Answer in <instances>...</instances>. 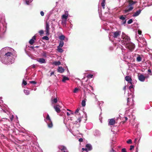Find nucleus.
Here are the masks:
<instances>
[{
	"instance_id": "obj_17",
	"label": "nucleus",
	"mask_w": 152,
	"mask_h": 152,
	"mask_svg": "<svg viewBox=\"0 0 152 152\" xmlns=\"http://www.w3.org/2000/svg\"><path fill=\"white\" fill-rule=\"evenodd\" d=\"M59 148L60 149L61 151H63L64 150H66V148L64 146H59Z\"/></svg>"
},
{
	"instance_id": "obj_52",
	"label": "nucleus",
	"mask_w": 152,
	"mask_h": 152,
	"mask_svg": "<svg viewBox=\"0 0 152 152\" xmlns=\"http://www.w3.org/2000/svg\"><path fill=\"white\" fill-rule=\"evenodd\" d=\"M54 73V72H51L50 73V76H51L52 75H53Z\"/></svg>"
},
{
	"instance_id": "obj_46",
	"label": "nucleus",
	"mask_w": 152,
	"mask_h": 152,
	"mask_svg": "<svg viewBox=\"0 0 152 152\" xmlns=\"http://www.w3.org/2000/svg\"><path fill=\"white\" fill-rule=\"evenodd\" d=\"M134 86V85H131L129 87V88L131 89V88H133Z\"/></svg>"
},
{
	"instance_id": "obj_59",
	"label": "nucleus",
	"mask_w": 152,
	"mask_h": 152,
	"mask_svg": "<svg viewBox=\"0 0 152 152\" xmlns=\"http://www.w3.org/2000/svg\"><path fill=\"white\" fill-rule=\"evenodd\" d=\"M63 151V152H68L67 151V150H64Z\"/></svg>"
},
{
	"instance_id": "obj_56",
	"label": "nucleus",
	"mask_w": 152,
	"mask_h": 152,
	"mask_svg": "<svg viewBox=\"0 0 152 152\" xmlns=\"http://www.w3.org/2000/svg\"><path fill=\"white\" fill-rule=\"evenodd\" d=\"M36 67V66L35 65H33L32 66V68H34Z\"/></svg>"
},
{
	"instance_id": "obj_20",
	"label": "nucleus",
	"mask_w": 152,
	"mask_h": 152,
	"mask_svg": "<svg viewBox=\"0 0 152 152\" xmlns=\"http://www.w3.org/2000/svg\"><path fill=\"white\" fill-rule=\"evenodd\" d=\"M64 44V42L63 41L61 40L59 44L58 47L59 48H62Z\"/></svg>"
},
{
	"instance_id": "obj_30",
	"label": "nucleus",
	"mask_w": 152,
	"mask_h": 152,
	"mask_svg": "<svg viewBox=\"0 0 152 152\" xmlns=\"http://www.w3.org/2000/svg\"><path fill=\"white\" fill-rule=\"evenodd\" d=\"M61 48H59L58 47H57L58 50L60 52H62L63 51V50Z\"/></svg>"
},
{
	"instance_id": "obj_55",
	"label": "nucleus",
	"mask_w": 152,
	"mask_h": 152,
	"mask_svg": "<svg viewBox=\"0 0 152 152\" xmlns=\"http://www.w3.org/2000/svg\"><path fill=\"white\" fill-rule=\"evenodd\" d=\"M132 81H128V82L130 84H131V85H132Z\"/></svg>"
},
{
	"instance_id": "obj_61",
	"label": "nucleus",
	"mask_w": 152,
	"mask_h": 152,
	"mask_svg": "<svg viewBox=\"0 0 152 152\" xmlns=\"http://www.w3.org/2000/svg\"><path fill=\"white\" fill-rule=\"evenodd\" d=\"M39 47V46H36V47H35V48H38Z\"/></svg>"
},
{
	"instance_id": "obj_23",
	"label": "nucleus",
	"mask_w": 152,
	"mask_h": 152,
	"mask_svg": "<svg viewBox=\"0 0 152 152\" xmlns=\"http://www.w3.org/2000/svg\"><path fill=\"white\" fill-rule=\"evenodd\" d=\"M50 123L48 124V127L50 128H51L53 126V124L52 123V121H51V122H49Z\"/></svg>"
},
{
	"instance_id": "obj_5",
	"label": "nucleus",
	"mask_w": 152,
	"mask_h": 152,
	"mask_svg": "<svg viewBox=\"0 0 152 152\" xmlns=\"http://www.w3.org/2000/svg\"><path fill=\"white\" fill-rule=\"evenodd\" d=\"M53 107L55 111L57 113H59L61 112L60 109L61 108V107L59 105L56 104V105H54Z\"/></svg>"
},
{
	"instance_id": "obj_7",
	"label": "nucleus",
	"mask_w": 152,
	"mask_h": 152,
	"mask_svg": "<svg viewBox=\"0 0 152 152\" xmlns=\"http://www.w3.org/2000/svg\"><path fill=\"white\" fill-rule=\"evenodd\" d=\"M37 61L40 64L45 63H46L45 59L42 58H38L37 59Z\"/></svg>"
},
{
	"instance_id": "obj_63",
	"label": "nucleus",
	"mask_w": 152,
	"mask_h": 152,
	"mask_svg": "<svg viewBox=\"0 0 152 152\" xmlns=\"http://www.w3.org/2000/svg\"><path fill=\"white\" fill-rule=\"evenodd\" d=\"M90 87L91 88H93V87H92L91 86H90Z\"/></svg>"
},
{
	"instance_id": "obj_58",
	"label": "nucleus",
	"mask_w": 152,
	"mask_h": 152,
	"mask_svg": "<svg viewBox=\"0 0 152 152\" xmlns=\"http://www.w3.org/2000/svg\"><path fill=\"white\" fill-rule=\"evenodd\" d=\"M66 114L67 116H69L70 115V114L68 112H67Z\"/></svg>"
},
{
	"instance_id": "obj_28",
	"label": "nucleus",
	"mask_w": 152,
	"mask_h": 152,
	"mask_svg": "<svg viewBox=\"0 0 152 152\" xmlns=\"http://www.w3.org/2000/svg\"><path fill=\"white\" fill-rule=\"evenodd\" d=\"M24 91L26 95H28L30 94V91L28 90H24Z\"/></svg>"
},
{
	"instance_id": "obj_1",
	"label": "nucleus",
	"mask_w": 152,
	"mask_h": 152,
	"mask_svg": "<svg viewBox=\"0 0 152 152\" xmlns=\"http://www.w3.org/2000/svg\"><path fill=\"white\" fill-rule=\"evenodd\" d=\"M12 56L13 54L11 52H8L6 53L4 56V58L3 59H1L2 62L6 64L9 63H10V64H11V60Z\"/></svg>"
},
{
	"instance_id": "obj_14",
	"label": "nucleus",
	"mask_w": 152,
	"mask_h": 152,
	"mask_svg": "<svg viewBox=\"0 0 152 152\" xmlns=\"http://www.w3.org/2000/svg\"><path fill=\"white\" fill-rule=\"evenodd\" d=\"M141 12V10H139L137 11V12H135L133 15V17H136L138 15L140 14V13Z\"/></svg>"
},
{
	"instance_id": "obj_54",
	"label": "nucleus",
	"mask_w": 152,
	"mask_h": 152,
	"mask_svg": "<svg viewBox=\"0 0 152 152\" xmlns=\"http://www.w3.org/2000/svg\"><path fill=\"white\" fill-rule=\"evenodd\" d=\"M67 110H68V111H70V112H71V113H71V114H74L73 113V112H72V111H71L70 110H69L67 109Z\"/></svg>"
},
{
	"instance_id": "obj_6",
	"label": "nucleus",
	"mask_w": 152,
	"mask_h": 152,
	"mask_svg": "<svg viewBox=\"0 0 152 152\" xmlns=\"http://www.w3.org/2000/svg\"><path fill=\"white\" fill-rule=\"evenodd\" d=\"M138 77L139 80L142 82L144 81L146 78L145 77L141 74H140L139 75H138Z\"/></svg>"
},
{
	"instance_id": "obj_18",
	"label": "nucleus",
	"mask_w": 152,
	"mask_h": 152,
	"mask_svg": "<svg viewBox=\"0 0 152 152\" xmlns=\"http://www.w3.org/2000/svg\"><path fill=\"white\" fill-rule=\"evenodd\" d=\"M136 3V1H133L132 0H129V6L132 5Z\"/></svg>"
},
{
	"instance_id": "obj_4",
	"label": "nucleus",
	"mask_w": 152,
	"mask_h": 152,
	"mask_svg": "<svg viewBox=\"0 0 152 152\" xmlns=\"http://www.w3.org/2000/svg\"><path fill=\"white\" fill-rule=\"evenodd\" d=\"M49 26L48 23L47 22L46 23V28H45V32L47 36H48L49 35Z\"/></svg>"
},
{
	"instance_id": "obj_2",
	"label": "nucleus",
	"mask_w": 152,
	"mask_h": 152,
	"mask_svg": "<svg viewBox=\"0 0 152 152\" xmlns=\"http://www.w3.org/2000/svg\"><path fill=\"white\" fill-rule=\"evenodd\" d=\"M121 42L123 45H126L130 42V38L128 36L125 35L123 36Z\"/></svg>"
},
{
	"instance_id": "obj_44",
	"label": "nucleus",
	"mask_w": 152,
	"mask_h": 152,
	"mask_svg": "<svg viewBox=\"0 0 152 152\" xmlns=\"http://www.w3.org/2000/svg\"><path fill=\"white\" fill-rule=\"evenodd\" d=\"M30 82L31 83H33L34 84H35L37 83V82H35V81H30Z\"/></svg>"
},
{
	"instance_id": "obj_32",
	"label": "nucleus",
	"mask_w": 152,
	"mask_h": 152,
	"mask_svg": "<svg viewBox=\"0 0 152 152\" xmlns=\"http://www.w3.org/2000/svg\"><path fill=\"white\" fill-rule=\"evenodd\" d=\"M42 39H45V40H48L49 39L48 37H47V36H45L43 37L42 38Z\"/></svg>"
},
{
	"instance_id": "obj_47",
	"label": "nucleus",
	"mask_w": 152,
	"mask_h": 152,
	"mask_svg": "<svg viewBox=\"0 0 152 152\" xmlns=\"http://www.w3.org/2000/svg\"><path fill=\"white\" fill-rule=\"evenodd\" d=\"M129 98H127V104L128 105H129Z\"/></svg>"
},
{
	"instance_id": "obj_40",
	"label": "nucleus",
	"mask_w": 152,
	"mask_h": 152,
	"mask_svg": "<svg viewBox=\"0 0 152 152\" xmlns=\"http://www.w3.org/2000/svg\"><path fill=\"white\" fill-rule=\"evenodd\" d=\"M122 152H127L126 149L125 148H123L121 150Z\"/></svg>"
},
{
	"instance_id": "obj_34",
	"label": "nucleus",
	"mask_w": 152,
	"mask_h": 152,
	"mask_svg": "<svg viewBox=\"0 0 152 152\" xmlns=\"http://www.w3.org/2000/svg\"><path fill=\"white\" fill-rule=\"evenodd\" d=\"M52 103H56L57 102V98L54 99L53 100H52Z\"/></svg>"
},
{
	"instance_id": "obj_49",
	"label": "nucleus",
	"mask_w": 152,
	"mask_h": 152,
	"mask_svg": "<svg viewBox=\"0 0 152 152\" xmlns=\"http://www.w3.org/2000/svg\"><path fill=\"white\" fill-rule=\"evenodd\" d=\"M40 14L42 16H43L44 15V12L42 11L40 12Z\"/></svg>"
},
{
	"instance_id": "obj_16",
	"label": "nucleus",
	"mask_w": 152,
	"mask_h": 152,
	"mask_svg": "<svg viewBox=\"0 0 152 152\" xmlns=\"http://www.w3.org/2000/svg\"><path fill=\"white\" fill-rule=\"evenodd\" d=\"M68 15V13H66V14L63 15L62 16V19L65 20V21H66Z\"/></svg>"
},
{
	"instance_id": "obj_48",
	"label": "nucleus",
	"mask_w": 152,
	"mask_h": 152,
	"mask_svg": "<svg viewBox=\"0 0 152 152\" xmlns=\"http://www.w3.org/2000/svg\"><path fill=\"white\" fill-rule=\"evenodd\" d=\"M79 141L80 142H82L83 141V140L82 138H80L79 139Z\"/></svg>"
},
{
	"instance_id": "obj_21",
	"label": "nucleus",
	"mask_w": 152,
	"mask_h": 152,
	"mask_svg": "<svg viewBox=\"0 0 152 152\" xmlns=\"http://www.w3.org/2000/svg\"><path fill=\"white\" fill-rule=\"evenodd\" d=\"M86 147L87 149H88L89 150H90L92 149L91 146L90 144H86Z\"/></svg>"
},
{
	"instance_id": "obj_37",
	"label": "nucleus",
	"mask_w": 152,
	"mask_h": 152,
	"mask_svg": "<svg viewBox=\"0 0 152 152\" xmlns=\"http://www.w3.org/2000/svg\"><path fill=\"white\" fill-rule=\"evenodd\" d=\"M133 22V20L132 19H130L127 22V23L129 24H131Z\"/></svg>"
},
{
	"instance_id": "obj_19",
	"label": "nucleus",
	"mask_w": 152,
	"mask_h": 152,
	"mask_svg": "<svg viewBox=\"0 0 152 152\" xmlns=\"http://www.w3.org/2000/svg\"><path fill=\"white\" fill-rule=\"evenodd\" d=\"M69 80V79L67 77H66L65 76H63V79L62 80V82H65L66 80Z\"/></svg>"
},
{
	"instance_id": "obj_57",
	"label": "nucleus",
	"mask_w": 152,
	"mask_h": 152,
	"mask_svg": "<svg viewBox=\"0 0 152 152\" xmlns=\"http://www.w3.org/2000/svg\"><path fill=\"white\" fill-rule=\"evenodd\" d=\"M148 72L150 73L151 72V70L150 69H148Z\"/></svg>"
},
{
	"instance_id": "obj_12",
	"label": "nucleus",
	"mask_w": 152,
	"mask_h": 152,
	"mask_svg": "<svg viewBox=\"0 0 152 152\" xmlns=\"http://www.w3.org/2000/svg\"><path fill=\"white\" fill-rule=\"evenodd\" d=\"M64 71V69L61 66H60L58 67V72L60 73H62Z\"/></svg>"
},
{
	"instance_id": "obj_31",
	"label": "nucleus",
	"mask_w": 152,
	"mask_h": 152,
	"mask_svg": "<svg viewBox=\"0 0 152 152\" xmlns=\"http://www.w3.org/2000/svg\"><path fill=\"white\" fill-rule=\"evenodd\" d=\"M46 119L47 120H48L49 121V122H51V120L50 118V117L49 115L48 114L46 117Z\"/></svg>"
},
{
	"instance_id": "obj_22",
	"label": "nucleus",
	"mask_w": 152,
	"mask_h": 152,
	"mask_svg": "<svg viewBox=\"0 0 152 152\" xmlns=\"http://www.w3.org/2000/svg\"><path fill=\"white\" fill-rule=\"evenodd\" d=\"M138 56L137 58V61L138 62H140L142 60V58L140 57L139 55H137Z\"/></svg>"
},
{
	"instance_id": "obj_51",
	"label": "nucleus",
	"mask_w": 152,
	"mask_h": 152,
	"mask_svg": "<svg viewBox=\"0 0 152 152\" xmlns=\"http://www.w3.org/2000/svg\"><path fill=\"white\" fill-rule=\"evenodd\" d=\"M82 150H83V151H87V148H82Z\"/></svg>"
},
{
	"instance_id": "obj_60",
	"label": "nucleus",
	"mask_w": 152,
	"mask_h": 152,
	"mask_svg": "<svg viewBox=\"0 0 152 152\" xmlns=\"http://www.w3.org/2000/svg\"><path fill=\"white\" fill-rule=\"evenodd\" d=\"M125 89H126V86H124V87L123 88V89H124V90H125Z\"/></svg>"
},
{
	"instance_id": "obj_3",
	"label": "nucleus",
	"mask_w": 152,
	"mask_h": 152,
	"mask_svg": "<svg viewBox=\"0 0 152 152\" xmlns=\"http://www.w3.org/2000/svg\"><path fill=\"white\" fill-rule=\"evenodd\" d=\"M125 46L126 48L131 51H132L135 47L134 44L130 42L126 44Z\"/></svg>"
},
{
	"instance_id": "obj_8",
	"label": "nucleus",
	"mask_w": 152,
	"mask_h": 152,
	"mask_svg": "<svg viewBox=\"0 0 152 152\" xmlns=\"http://www.w3.org/2000/svg\"><path fill=\"white\" fill-rule=\"evenodd\" d=\"M120 31H117L114 32V36L113 37L114 38H117L118 36H120Z\"/></svg>"
},
{
	"instance_id": "obj_29",
	"label": "nucleus",
	"mask_w": 152,
	"mask_h": 152,
	"mask_svg": "<svg viewBox=\"0 0 152 152\" xmlns=\"http://www.w3.org/2000/svg\"><path fill=\"white\" fill-rule=\"evenodd\" d=\"M86 100L84 99L82 101L81 104L83 107H85L86 105Z\"/></svg>"
},
{
	"instance_id": "obj_45",
	"label": "nucleus",
	"mask_w": 152,
	"mask_h": 152,
	"mask_svg": "<svg viewBox=\"0 0 152 152\" xmlns=\"http://www.w3.org/2000/svg\"><path fill=\"white\" fill-rule=\"evenodd\" d=\"M13 118L14 117L12 115L10 117V119L11 121H12L13 119Z\"/></svg>"
},
{
	"instance_id": "obj_39",
	"label": "nucleus",
	"mask_w": 152,
	"mask_h": 152,
	"mask_svg": "<svg viewBox=\"0 0 152 152\" xmlns=\"http://www.w3.org/2000/svg\"><path fill=\"white\" fill-rule=\"evenodd\" d=\"M39 32L41 35H42L44 34V31L42 30H41L39 31Z\"/></svg>"
},
{
	"instance_id": "obj_27",
	"label": "nucleus",
	"mask_w": 152,
	"mask_h": 152,
	"mask_svg": "<svg viewBox=\"0 0 152 152\" xmlns=\"http://www.w3.org/2000/svg\"><path fill=\"white\" fill-rule=\"evenodd\" d=\"M65 38V37L63 35H61L59 37V39L63 41L64 40V39Z\"/></svg>"
},
{
	"instance_id": "obj_9",
	"label": "nucleus",
	"mask_w": 152,
	"mask_h": 152,
	"mask_svg": "<svg viewBox=\"0 0 152 152\" xmlns=\"http://www.w3.org/2000/svg\"><path fill=\"white\" fill-rule=\"evenodd\" d=\"M36 39V36H34L32 39H31L29 42V43L31 45H32L34 42V40Z\"/></svg>"
},
{
	"instance_id": "obj_33",
	"label": "nucleus",
	"mask_w": 152,
	"mask_h": 152,
	"mask_svg": "<svg viewBox=\"0 0 152 152\" xmlns=\"http://www.w3.org/2000/svg\"><path fill=\"white\" fill-rule=\"evenodd\" d=\"M94 75L92 74H89L87 76V77L88 78H91L93 77Z\"/></svg>"
},
{
	"instance_id": "obj_11",
	"label": "nucleus",
	"mask_w": 152,
	"mask_h": 152,
	"mask_svg": "<svg viewBox=\"0 0 152 152\" xmlns=\"http://www.w3.org/2000/svg\"><path fill=\"white\" fill-rule=\"evenodd\" d=\"M119 18L123 21V24H124L126 23V20L125 18L124 17L123 15L121 16Z\"/></svg>"
},
{
	"instance_id": "obj_25",
	"label": "nucleus",
	"mask_w": 152,
	"mask_h": 152,
	"mask_svg": "<svg viewBox=\"0 0 152 152\" xmlns=\"http://www.w3.org/2000/svg\"><path fill=\"white\" fill-rule=\"evenodd\" d=\"M105 0H103L102 3H101V5L103 7V9L104 8V6L105 5Z\"/></svg>"
},
{
	"instance_id": "obj_50",
	"label": "nucleus",
	"mask_w": 152,
	"mask_h": 152,
	"mask_svg": "<svg viewBox=\"0 0 152 152\" xmlns=\"http://www.w3.org/2000/svg\"><path fill=\"white\" fill-rule=\"evenodd\" d=\"M138 34H139V35H140L141 34V33H142V31H140V30H138Z\"/></svg>"
},
{
	"instance_id": "obj_41",
	"label": "nucleus",
	"mask_w": 152,
	"mask_h": 152,
	"mask_svg": "<svg viewBox=\"0 0 152 152\" xmlns=\"http://www.w3.org/2000/svg\"><path fill=\"white\" fill-rule=\"evenodd\" d=\"M77 121L78 122H80L81 121V117H78V118L77 119Z\"/></svg>"
},
{
	"instance_id": "obj_15",
	"label": "nucleus",
	"mask_w": 152,
	"mask_h": 152,
	"mask_svg": "<svg viewBox=\"0 0 152 152\" xmlns=\"http://www.w3.org/2000/svg\"><path fill=\"white\" fill-rule=\"evenodd\" d=\"M133 7H132L130 6L128 9L125 10H124L125 12V13L129 12L131 11L133 9Z\"/></svg>"
},
{
	"instance_id": "obj_43",
	"label": "nucleus",
	"mask_w": 152,
	"mask_h": 152,
	"mask_svg": "<svg viewBox=\"0 0 152 152\" xmlns=\"http://www.w3.org/2000/svg\"><path fill=\"white\" fill-rule=\"evenodd\" d=\"M23 83L25 86L27 84L26 82L24 80L23 81Z\"/></svg>"
},
{
	"instance_id": "obj_38",
	"label": "nucleus",
	"mask_w": 152,
	"mask_h": 152,
	"mask_svg": "<svg viewBox=\"0 0 152 152\" xmlns=\"http://www.w3.org/2000/svg\"><path fill=\"white\" fill-rule=\"evenodd\" d=\"M78 88H76L74 89V90L73 91V92L74 93H76L78 91Z\"/></svg>"
},
{
	"instance_id": "obj_53",
	"label": "nucleus",
	"mask_w": 152,
	"mask_h": 152,
	"mask_svg": "<svg viewBox=\"0 0 152 152\" xmlns=\"http://www.w3.org/2000/svg\"><path fill=\"white\" fill-rule=\"evenodd\" d=\"M124 118H125V121H124V122H126V121H127V120H128V118H127V117H124Z\"/></svg>"
},
{
	"instance_id": "obj_35",
	"label": "nucleus",
	"mask_w": 152,
	"mask_h": 152,
	"mask_svg": "<svg viewBox=\"0 0 152 152\" xmlns=\"http://www.w3.org/2000/svg\"><path fill=\"white\" fill-rule=\"evenodd\" d=\"M126 142L128 144H131L132 143V140L131 139L129 140L128 141H127Z\"/></svg>"
},
{
	"instance_id": "obj_24",
	"label": "nucleus",
	"mask_w": 152,
	"mask_h": 152,
	"mask_svg": "<svg viewBox=\"0 0 152 152\" xmlns=\"http://www.w3.org/2000/svg\"><path fill=\"white\" fill-rule=\"evenodd\" d=\"M80 109L77 108L75 111L74 113V114L76 115H80V113H79Z\"/></svg>"
},
{
	"instance_id": "obj_42",
	"label": "nucleus",
	"mask_w": 152,
	"mask_h": 152,
	"mask_svg": "<svg viewBox=\"0 0 152 152\" xmlns=\"http://www.w3.org/2000/svg\"><path fill=\"white\" fill-rule=\"evenodd\" d=\"M134 145H131L130 147V148L129 149V150L131 151L134 148Z\"/></svg>"
},
{
	"instance_id": "obj_62",
	"label": "nucleus",
	"mask_w": 152,
	"mask_h": 152,
	"mask_svg": "<svg viewBox=\"0 0 152 152\" xmlns=\"http://www.w3.org/2000/svg\"><path fill=\"white\" fill-rule=\"evenodd\" d=\"M6 120H8V121H9V119H7V118H6Z\"/></svg>"
},
{
	"instance_id": "obj_10",
	"label": "nucleus",
	"mask_w": 152,
	"mask_h": 152,
	"mask_svg": "<svg viewBox=\"0 0 152 152\" xmlns=\"http://www.w3.org/2000/svg\"><path fill=\"white\" fill-rule=\"evenodd\" d=\"M109 124L110 125H114L115 123V121L114 119L112 118L109 119Z\"/></svg>"
},
{
	"instance_id": "obj_26",
	"label": "nucleus",
	"mask_w": 152,
	"mask_h": 152,
	"mask_svg": "<svg viewBox=\"0 0 152 152\" xmlns=\"http://www.w3.org/2000/svg\"><path fill=\"white\" fill-rule=\"evenodd\" d=\"M54 64L56 65H59L61 64V62L59 61H55L53 63Z\"/></svg>"
},
{
	"instance_id": "obj_36",
	"label": "nucleus",
	"mask_w": 152,
	"mask_h": 152,
	"mask_svg": "<svg viewBox=\"0 0 152 152\" xmlns=\"http://www.w3.org/2000/svg\"><path fill=\"white\" fill-rule=\"evenodd\" d=\"M32 0H26V3L28 5L30 3L32 2Z\"/></svg>"
},
{
	"instance_id": "obj_13",
	"label": "nucleus",
	"mask_w": 152,
	"mask_h": 152,
	"mask_svg": "<svg viewBox=\"0 0 152 152\" xmlns=\"http://www.w3.org/2000/svg\"><path fill=\"white\" fill-rule=\"evenodd\" d=\"M125 79L126 80L127 82L132 80V79L130 76H126L125 77Z\"/></svg>"
}]
</instances>
